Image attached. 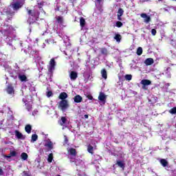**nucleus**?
<instances>
[{"mask_svg":"<svg viewBox=\"0 0 176 176\" xmlns=\"http://www.w3.org/2000/svg\"><path fill=\"white\" fill-rule=\"evenodd\" d=\"M98 100L99 101H102V102H104V104H105V101L107 100V96L105 94H104L103 92H100L98 96Z\"/></svg>","mask_w":176,"mask_h":176,"instance_id":"obj_13","label":"nucleus"},{"mask_svg":"<svg viewBox=\"0 0 176 176\" xmlns=\"http://www.w3.org/2000/svg\"><path fill=\"white\" fill-rule=\"evenodd\" d=\"M48 163H52L53 162V153H50L47 158Z\"/></svg>","mask_w":176,"mask_h":176,"instance_id":"obj_32","label":"nucleus"},{"mask_svg":"<svg viewBox=\"0 0 176 176\" xmlns=\"http://www.w3.org/2000/svg\"><path fill=\"white\" fill-rule=\"evenodd\" d=\"M31 130H32V126L31 124H27L25 127V131L26 133H28V134L31 133Z\"/></svg>","mask_w":176,"mask_h":176,"instance_id":"obj_25","label":"nucleus"},{"mask_svg":"<svg viewBox=\"0 0 176 176\" xmlns=\"http://www.w3.org/2000/svg\"><path fill=\"white\" fill-rule=\"evenodd\" d=\"M56 69V60L54 58H52L50 61V65L48 66V72H52Z\"/></svg>","mask_w":176,"mask_h":176,"instance_id":"obj_4","label":"nucleus"},{"mask_svg":"<svg viewBox=\"0 0 176 176\" xmlns=\"http://www.w3.org/2000/svg\"><path fill=\"white\" fill-rule=\"evenodd\" d=\"M6 13L8 17V20H12V19H13V16H14V11H12V10H8Z\"/></svg>","mask_w":176,"mask_h":176,"instance_id":"obj_11","label":"nucleus"},{"mask_svg":"<svg viewBox=\"0 0 176 176\" xmlns=\"http://www.w3.org/2000/svg\"><path fill=\"white\" fill-rule=\"evenodd\" d=\"M21 157L23 160H27V159H28V154H27V153H22Z\"/></svg>","mask_w":176,"mask_h":176,"instance_id":"obj_30","label":"nucleus"},{"mask_svg":"<svg viewBox=\"0 0 176 176\" xmlns=\"http://www.w3.org/2000/svg\"><path fill=\"white\" fill-rule=\"evenodd\" d=\"M140 83L142 85V89H145L146 86L152 85V81L148 79H143L141 80Z\"/></svg>","mask_w":176,"mask_h":176,"instance_id":"obj_7","label":"nucleus"},{"mask_svg":"<svg viewBox=\"0 0 176 176\" xmlns=\"http://www.w3.org/2000/svg\"><path fill=\"white\" fill-rule=\"evenodd\" d=\"M28 111H31V109L30 108V109H28Z\"/></svg>","mask_w":176,"mask_h":176,"instance_id":"obj_49","label":"nucleus"},{"mask_svg":"<svg viewBox=\"0 0 176 176\" xmlns=\"http://www.w3.org/2000/svg\"><path fill=\"white\" fill-rule=\"evenodd\" d=\"M69 78L71 80H76L78 78V72L75 71H72L69 74Z\"/></svg>","mask_w":176,"mask_h":176,"instance_id":"obj_12","label":"nucleus"},{"mask_svg":"<svg viewBox=\"0 0 176 176\" xmlns=\"http://www.w3.org/2000/svg\"><path fill=\"white\" fill-rule=\"evenodd\" d=\"M14 133H15V136L18 140H25V136L23 135V134L21 133L18 130H15Z\"/></svg>","mask_w":176,"mask_h":176,"instance_id":"obj_9","label":"nucleus"},{"mask_svg":"<svg viewBox=\"0 0 176 176\" xmlns=\"http://www.w3.org/2000/svg\"><path fill=\"white\" fill-rule=\"evenodd\" d=\"M169 112L171 113V115H175V113H176V107L172 108L170 110H169Z\"/></svg>","mask_w":176,"mask_h":176,"instance_id":"obj_37","label":"nucleus"},{"mask_svg":"<svg viewBox=\"0 0 176 176\" xmlns=\"http://www.w3.org/2000/svg\"><path fill=\"white\" fill-rule=\"evenodd\" d=\"M27 12L29 16H31L34 19H36V20H39V16L41 14V12L38 10H30L29 8H27Z\"/></svg>","mask_w":176,"mask_h":176,"instance_id":"obj_2","label":"nucleus"},{"mask_svg":"<svg viewBox=\"0 0 176 176\" xmlns=\"http://www.w3.org/2000/svg\"><path fill=\"white\" fill-rule=\"evenodd\" d=\"M58 108L63 112H65V111H67L69 108V102L68 100H60L58 102Z\"/></svg>","mask_w":176,"mask_h":176,"instance_id":"obj_1","label":"nucleus"},{"mask_svg":"<svg viewBox=\"0 0 176 176\" xmlns=\"http://www.w3.org/2000/svg\"><path fill=\"white\" fill-rule=\"evenodd\" d=\"M50 79V82H52V78H53V71L52 72H48L47 74Z\"/></svg>","mask_w":176,"mask_h":176,"instance_id":"obj_39","label":"nucleus"},{"mask_svg":"<svg viewBox=\"0 0 176 176\" xmlns=\"http://www.w3.org/2000/svg\"><path fill=\"white\" fill-rule=\"evenodd\" d=\"M53 96V92L52 91H49L47 92V97L50 98Z\"/></svg>","mask_w":176,"mask_h":176,"instance_id":"obj_40","label":"nucleus"},{"mask_svg":"<svg viewBox=\"0 0 176 176\" xmlns=\"http://www.w3.org/2000/svg\"><path fill=\"white\" fill-rule=\"evenodd\" d=\"M67 118L61 117L60 120L58 121V123L60 126H64L67 123Z\"/></svg>","mask_w":176,"mask_h":176,"instance_id":"obj_19","label":"nucleus"},{"mask_svg":"<svg viewBox=\"0 0 176 176\" xmlns=\"http://www.w3.org/2000/svg\"><path fill=\"white\" fill-rule=\"evenodd\" d=\"M36 140H38V135H36V134H33V135H32L31 142H35V141H36Z\"/></svg>","mask_w":176,"mask_h":176,"instance_id":"obj_33","label":"nucleus"},{"mask_svg":"<svg viewBox=\"0 0 176 176\" xmlns=\"http://www.w3.org/2000/svg\"><path fill=\"white\" fill-rule=\"evenodd\" d=\"M117 13H118L117 14L119 16H123V13H124V10H123L122 8H119Z\"/></svg>","mask_w":176,"mask_h":176,"instance_id":"obj_34","label":"nucleus"},{"mask_svg":"<svg viewBox=\"0 0 176 176\" xmlns=\"http://www.w3.org/2000/svg\"><path fill=\"white\" fill-rule=\"evenodd\" d=\"M142 47H139L138 49H137V52H136V54L138 56H141L142 54Z\"/></svg>","mask_w":176,"mask_h":176,"instance_id":"obj_31","label":"nucleus"},{"mask_svg":"<svg viewBox=\"0 0 176 176\" xmlns=\"http://www.w3.org/2000/svg\"><path fill=\"white\" fill-rule=\"evenodd\" d=\"M7 157H10V156H7Z\"/></svg>","mask_w":176,"mask_h":176,"instance_id":"obj_51","label":"nucleus"},{"mask_svg":"<svg viewBox=\"0 0 176 176\" xmlns=\"http://www.w3.org/2000/svg\"><path fill=\"white\" fill-rule=\"evenodd\" d=\"M100 53H101V54H103V56H107V54H109L108 49H107L105 47L101 48Z\"/></svg>","mask_w":176,"mask_h":176,"instance_id":"obj_28","label":"nucleus"},{"mask_svg":"<svg viewBox=\"0 0 176 176\" xmlns=\"http://www.w3.org/2000/svg\"><path fill=\"white\" fill-rule=\"evenodd\" d=\"M116 27H118V28H120L123 27V23L119 21L116 23Z\"/></svg>","mask_w":176,"mask_h":176,"instance_id":"obj_35","label":"nucleus"},{"mask_svg":"<svg viewBox=\"0 0 176 176\" xmlns=\"http://www.w3.org/2000/svg\"><path fill=\"white\" fill-rule=\"evenodd\" d=\"M157 33V32L155 30V29L151 30V34L153 36H155V35H156Z\"/></svg>","mask_w":176,"mask_h":176,"instance_id":"obj_42","label":"nucleus"},{"mask_svg":"<svg viewBox=\"0 0 176 176\" xmlns=\"http://www.w3.org/2000/svg\"><path fill=\"white\" fill-rule=\"evenodd\" d=\"M59 100H61V101H65L67 100V98H68V94L66 92H61L58 96Z\"/></svg>","mask_w":176,"mask_h":176,"instance_id":"obj_10","label":"nucleus"},{"mask_svg":"<svg viewBox=\"0 0 176 176\" xmlns=\"http://www.w3.org/2000/svg\"><path fill=\"white\" fill-rule=\"evenodd\" d=\"M6 91H7L8 94L13 96V94H14V87H13V84H8L6 88Z\"/></svg>","mask_w":176,"mask_h":176,"instance_id":"obj_5","label":"nucleus"},{"mask_svg":"<svg viewBox=\"0 0 176 176\" xmlns=\"http://www.w3.org/2000/svg\"><path fill=\"white\" fill-rule=\"evenodd\" d=\"M56 176H61V175H57Z\"/></svg>","mask_w":176,"mask_h":176,"instance_id":"obj_50","label":"nucleus"},{"mask_svg":"<svg viewBox=\"0 0 176 176\" xmlns=\"http://www.w3.org/2000/svg\"><path fill=\"white\" fill-rule=\"evenodd\" d=\"M126 80H131L133 79V76L131 74H126L125 75Z\"/></svg>","mask_w":176,"mask_h":176,"instance_id":"obj_36","label":"nucleus"},{"mask_svg":"<svg viewBox=\"0 0 176 176\" xmlns=\"http://www.w3.org/2000/svg\"><path fill=\"white\" fill-rule=\"evenodd\" d=\"M68 153H69V155L71 156H74V157L76 156V155H78V153L76 152V149L74 148H70L68 151H67Z\"/></svg>","mask_w":176,"mask_h":176,"instance_id":"obj_15","label":"nucleus"},{"mask_svg":"<svg viewBox=\"0 0 176 176\" xmlns=\"http://www.w3.org/2000/svg\"><path fill=\"white\" fill-rule=\"evenodd\" d=\"M173 1H176V0H173Z\"/></svg>","mask_w":176,"mask_h":176,"instance_id":"obj_53","label":"nucleus"},{"mask_svg":"<svg viewBox=\"0 0 176 176\" xmlns=\"http://www.w3.org/2000/svg\"><path fill=\"white\" fill-rule=\"evenodd\" d=\"M98 3H101V0H96Z\"/></svg>","mask_w":176,"mask_h":176,"instance_id":"obj_48","label":"nucleus"},{"mask_svg":"<svg viewBox=\"0 0 176 176\" xmlns=\"http://www.w3.org/2000/svg\"><path fill=\"white\" fill-rule=\"evenodd\" d=\"M30 56L36 58L39 56V52L38 50H33L30 52Z\"/></svg>","mask_w":176,"mask_h":176,"instance_id":"obj_17","label":"nucleus"},{"mask_svg":"<svg viewBox=\"0 0 176 176\" xmlns=\"http://www.w3.org/2000/svg\"><path fill=\"white\" fill-rule=\"evenodd\" d=\"M87 98H88V100H93V96L88 94L87 96Z\"/></svg>","mask_w":176,"mask_h":176,"instance_id":"obj_43","label":"nucleus"},{"mask_svg":"<svg viewBox=\"0 0 176 176\" xmlns=\"http://www.w3.org/2000/svg\"><path fill=\"white\" fill-rule=\"evenodd\" d=\"M140 17L144 19V21L146 23V24H148L151 21V16L146 14V13H142L140 14Z\"/></svg>","mask_w":176,"mask_h":176,"instance_id":"obj_8","label":"nucleus"},{"mask_svg":"<svg viewBox=\"0 0 176 176\" xmlns=\"http://www.w3.org/2000/svg\"><path fill=\"white\" fill-rule=\"evenodd\" d=\"M91 144L94 146H91V144H89L87 146V151L89 153H91V155H93L94 153V149H97V142L94 140H92L91 141Z\"/></svg>","mask_w":176,"mask_h":176,"instance_id":"obj_3","label":"nucleus"},{"mask_svg":"<svg viewBox=\"0 0 176 176\" xmlns=\"http://www.w3.org/2000/svg\"><path fill=\"white\" fill-rule=\"evenodd\" d=\"M56 21L58 24H63L64 23V18L61 16H58L56 17Z\"/></svg>","mask_w":176,"mask_h":176,"instance_id":"obj_21","label":"nucleus"},{"mask_svg":"<svg viewBox=\"0 0 176 176\" xmlns=\"http://www.w3.org/2000/svg\"><path fill=\"white\" fill-rule=\"evenodd\" d=\"M8 30H1L0 32H1V34H5V32H7Z\"/></svg>","mask_w":176,"mask_h":176,"instance_id":"obj_46","label":"nucleus"},{"mask_svg":"<svg viewBox=\"0 0 176 176\" xmlns=\"http://www.w3.org/2000/svg\"><path fill=\"white\" fill-rule=\"evenodd\" d=\"M117 17H118V20H119L120 21H122V15L117 14Z\"/></svg>","mask_w":176,"mask_h":176,"instance_id":"obj_44","label":"nucleus"},{"mask_svg":"<svg viewBox=\"0 0 176 176\" xmlns=\"http://www.w3.org/2000/svg\"><path fill=\"white\" fill-rule=\"evenodd\" d=\"M45 146H47L49 151H52V149H53V142L52 141H49L45 144Z\"/></svg>","mask_w":176,"mask_h":176,"instance_id":"obj_20","label":"nucleus"},{"mask_svg":"<svg viewBox=\"0 0 176 176\" xmlns=\"http://www.w3.org/2000/svg\"><path fill=\"white\" fill-rule=\"evenodd\" d=\"M153 63H155V60H154L153 58H146V59L144 60V64H145V65H146L147 67L149 66V65H152V64H153Z\"/></svg>","mask_w":176,"mask_h":176,"instance_id":"obj_14","label":"nucleus"},{"mask_svg":"<svg viewBox=\"0 0 176 176\" xmlns=\"http://www.w3.org/2000/svg\"><path fill=\"white\" fill-rule=\"evenodd\" d=\"M3 174V170L0 168V175H2Z\"/></svg>","mask_w":176,"mask_h":176,"instance_id":"obj_45","label":"nucleus"},{"mask_svg":"<svg viewBox=\"0 0 176 176\" xmlns=\"http://www.w3.org/2000/svg\"><path fill=\"white\" fill-rule=\"evenodd\" d=\"M10 6L12 8L13 10H19L21 8H23V3L20 1H16L11 3Z\"/></svg>","mask_w":176,"mask_h":176,"instance_id":"obj_6","label":"nucleus"},{"mask_svg":"<svg viewBox=\"0 0 176 176\" xmlns=\"http://www.w3.org/2000/svg\"><path fill=\"white\" fill-rule=\"evenodd\" d=\"M102 78L104 79H107L108 78V74H107V70L105 69H102L101 70Z\"/></svg>","mask_w":176,"mask_h":176,"instance_id":"obj_24","label":"nucleus"},{"mask_svg":"<svg viewBox=\"0 0 176 176\" xmlns=\"http://www.w3.org/2000/svg\"><path fill=\"white\" fill-rule=\"evenodd\" d=\"M35 21H38V20H36L35 18H32V16H30L28 19V23L31 25V24H34V23H35Z\"/></svg>","mask_w":176,"mask_h":176,"instance_id":"obj_26","label":"nucleus"},{"mask_svg":"<svg viewBox=\"0 0 176 176\" xmlns=\"http://www.w3.org/2000/svg\"><path fill=\"white\" fill-rule=\"evenodd\" d=\"M27 176H30V175H28Z\"/></svg>","mask_w":176,"mask_h":176,"instance_id":"obj_52","label":"nucleus"},{"mask_svg":"<svg viewBox=\"0 0 176 176\" xmlns=\"http://www.w3.org/2000/svg\"><path fill=\"white\" fill-rule=\"evenodd\" d=\"M19 79L21 82H27L28 80L27 79V76L25 75H19Z\"/></svg>","mask_w":176,"mask_h":176,"instance_id":"obj_23","label":"nucleus"},{"mask_svg":"<svg viewBox=\"0 0 176 176\" xmlns=\"http://www.w3.org/2000/svg\"><path fill=\"white\" fill-rule=\"evenodd\" d=\"M114 39L116 40V42L120 43V41H122V35L119 34H116L114 36Z\"/></svg>","mask_w":176,"mask_h":176,"instance_id":"obj_29","label":"nucleus"},{"mask_svg":"<svg viewBox=\"0 0 176 176\" xmlns=\"http://www.w3.org/2000/svg\"><path fill=\"white\" fill-rule=\"evenodd\" d=\"M84 118H85V119H89V115L85 114V115L84 116Z\"/></svg>","mask_w":176,"mask_h":176,"instance_id":"obj_47","label":"nucleus"},{"mask_svg":"<svg viewBox=\"0 0 176 176\" xmlns=\"http://www.w3.org/2000/svg\"><path fill=\"white\" fill-rule=\"evenodd\" d=\"M160 163L164 167H167V166H168V162H167L166 159H161Z\"/></svg>","mask_w":176,"mask_h":176,"instance_id":"obj_22","label":"nucleus"},{"mask_svg":"<svg viewBox=\"0 0 176 176\" xmlns=\"http://www.w3.org/2000/svg\"><path fill=\"white\" fill-rule=\"evenodd\" d=\"M80 25L81 28H84V27L86 25V21L84 19L83 17H80Z\"/></svg>","mask_w":176,"mask_h":176,"instance_id":"obj_27","label":"nucleus"},{"mask_svg":"<svg viewBox=\"0 0 176 176\" xmlns=\"http://www.w3.org/2000/svg\"><path fill=\"white\" fill-rule=\"evenodd\" d=\"M74 102L79 104V102H82V101H83V98H82L80 95H76V96H74Z\"/></svg>","mask_w":176,"mask_h":176,"instance_id":"obj_16","label":"nucleus"},{"mask_svg":"<svg viewBox=\"0 0 176 176\" xmlns=\"http://www.w3.org/2000/svg\"><path fill=\"white\" fill-rule=\"evenodd\" d=\"M10 155L12 157H16V156H17V153L14 151H10Z\"/></svg>","mask_w":176,"mask_h":176,"instance_id":"obj_41","label":"nucleus"},{"mask_svg":"<svg viewBox=\"0 0 176 176\" xmlns=\"http://www.w3.org/2000/svg\"><path fill=\"white\" fill-rule=\"evenodd\" d=\"M68 142H69L68 137H67V135H64V144L65 145L68 144Z\"/></svg>","mask_w":176,"mask_h":176,"instance_id":"obj_38","label":"nucleus"},{"mask_svg":"<svg viewBox=\"0 0 176 176\" xmlns=\"http://www.w3.org/2000/svg\"><path fill=\"white\" fill-rule=\"evenodd\" d=\"M116 164L118 166V167L124 170V167H125L124 162L120 161V160H117Z\"/></svg>","mask_w":176,"mask_h":176,"instance_id":"obj_18","label":"nucleus"}]
</instances>
